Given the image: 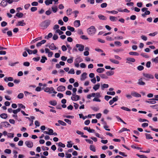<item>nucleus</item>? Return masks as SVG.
Listing matches in <instances>:
<instances>
[{
  "label": "nucleus",
  "instance_id": "f257e3e1",
  "mask_svg": "<svg viewBox=\"0 0 158 158\" xmlns=\"http://www.w3.org/2000/svg\"><path fill=\"white\" fill-rule=\"evenodd\" d=\"M96 29L94 26H91L87 29V32L90 35H93L95 33Z\"/></svg>",
  "mask_w": 158,
  "mask_h": 158
},
{
  "label": "nucleus",
  "instance_id": "f03ea898",
  "mask_svg": "<svg viewBox=\"0 0 158 158\" xmlns=\"http://www.w3.org/2000/svg\"><path fill=\"white\" fill-rule=\"evenodd\" d=\"M50 24V21L49 20H46L42 22L40 24V26L43 29H45Z\"/></svg>",
  "mask_w": 158,
  "mask_h": 158
},
{
  "label": "nucleus",
  "instance_id": "7ed1b4c3",
  "mask_svg": "<svg viewBox=\"0 0 158 158\" xmlns=\"http://www.w3.org/2000/svg\"><path fill=\"white\" fill-rule=\"evenodd\" d=\"M44 91L46 93H48L49 94L53 93L55 94L57 93V92L55 91L54 88L52 87H46L44 89Z\"/></svg>",
  "mask_w": 158,
  "mask_h": 158
},
{
  "label": "nucleus",
  "instance_id": "20e7f679",
  "mask_svg": "<svg viewBox=\"0 0 158 158\" xmlns=\"http://www.w3.org/2000/svg\"><path fill=\"white\" fill-rule=\"evenodd\" d=\"M143 75L145 77L148 79H153L154 78L153 75L151 74L143 73Z\"/></svg>",
  "mask_w": 158,
  "mask_h": 158
},
{
  "label": "nucleus",
  "instance_id": "39448f33",
  "mask_svg": "<svg viewBox=\"0 0 158 158\" xmlns=\"http://www.w3.org/2000/svg\"><path fill=\"white\" fill-rule=\"evenodd\" d=\"M10 125V124L8 122H2L0 124V129L2 128V127H7Z\"/></svg>",
  "mask_w": 158,
  "mask_h": 158
},
{
  "label": "nucleus",
  "instance_id": "423d86ee",
  "mask_svg": "<svg viewBox=\"0 0 158 158\" xmlns=\"http://www.w3.org/2000/svg\"><path fill=\"white\" fill-rule=\"evenodd\" d=\"M76 47L78 48V50L80 52L83 51L84 49V46L81 44H77Z\"/></svg>",
  "mask_w": 158,
  "mask_h": 158
},
{
  "label": "nucleus",
  "instance_id": "0eeeda50",
  "mask_svg": "<svg viewBox=\"0 0 158 158\" xmlns=\"http://www.w3.org/2000/svg\"><path fill=\"white\" fill-rule=\"evenodd\" d=\"M80 99V97L76 94L72 95V96L71 97V99L73 101H77L79 100Z\"/></svg>",
  "mask_w": 158,
  "mask_h": 158
},
{
  "label": "nucleus",
  "instance_id": "6e6552de",
  "mask_svg": "<svg viewBox=\"0 0 158 158\" xmlns=\"http://www.w3.org/2000/svg\"><path fill=\"white\" fill-rule=\"evenodd\" d=\"M26 145L28 148H31L33 146V143L32 142L27 141L25 143Z\"/></svg>",
  "mask_w": 158,
  "mask_h": 158
},
{
  "label": "nucleus",
  "instance_id": "1a4fd4ad",
  "mask_svg": "<svg viewBox=\"0 0 158 158\" xmlns=\"http://www.w3.org/2000/svg\"><path fill=\"white\" fill-rule=\"evenodd\" d=\"M149 101H146V102L152 104H154L156 103V102L155 101H158V99H156L155 98H153L152 99H149Z\"/></svg>",
  "mask_w": 158,
  "mask_h": 158
},
{
  "label": "nucleus",
  "instance_id": "9d476101",
  "mask_svg": "<svg viewBox=\"0 0 158 158\" xmlns=\"http://www.w3.org/2000/svg\"><path fill=\"white\" fill-rule=\"evenodd\" d=\"M143 78H141L139 79L138 82L137 83L139 85H145V83L143 81Z\"/></svg>",
  "mask_w": 158,
  "mask_h": 158
},
{
  "label": "nucleus",
  "instance_id": "9b49d317",
  "mask_svg": "<svg viewBox=\"0 0 158 158\" xmlns=\"http://www.w3.org/2000/svg\"><path fill=\"white\" fill-rule=\"evenodd\" d=\"M132 96L136 97L139 98L141 97V95L135 91H132L131 92Z\"/></svg>",
  "mask_w": 158,
  "mask_h": 158
},
{
  "label": "nucleus",
  "instance_id": "f8f14e48",
  "mask_svg": "<svg viewBox=\"0 0 158 158\" xmlns=\"http://www.w3.org/2000/svg\"><path fill=\"white\" fill-rule=\"evenodd\" d=\"M65 90V87L63 85H60L57 88V90L58 91H63Z\"/></svg>",
  "mask_w": 158,
  "mask_h": 158
},
{
  "label": "nucleus",
  "instance_id": "ddd939ff",
  "mask_svg": "<svg viewBox=\"0 0 158 158\" xmlns=\"http://www.w3.org/2000/svg\"><path fill=\"white\" fill-rule=\"evenodd\" d=\"M73 23L74 26L76 27H78L81 25L80 22L79 20H76Z\"/></svg>",
  "mask_w": 158,
  "mask_h": 158
},
{
  "label": "nucleus",
  "instance_id": "4468645a",
  "mask_svg": "<svg viewBox=\"0 0 158 158\" xmlns=\"http://www.w3.org/2000/svg\"><path fill=\"white\" fill-rule=\"evenodd\" d=\"M26 24V23H24V20H23L19 21L18 23L17 24V26H24Z\"/></svg>",
  "mask_w": 158,
  "mask_h": 158
},
{
  "label": "nucleus",
  "instance_id": "2eb2a0df",
  "mask_svg": "<svg viewBox=\"0 0 158 158\" xmlns=\"http://www.w3.org/2000/svg\"><path fill=\"white\" fill-rule=\"evenodd\" d=\"M86 75V73H83L81 76V77L80 78L81 80V81H84L87 77Z\"/></svg>",
  "mask_w": 158,
  "mask_h": 158
},
{
  "label": "nucleus",
  "instance_id": "dca6fc26",
  "mask_svg": "<svg viewBox=\"0 0 158 158\" xmlns=\"http://www.w3.org/2000/svg\"><path fill=\"white\" fill-rule=\"evenodd\" d=\"M83 61V59L80 57H79L75 59L74 62L79 64L80 62Z\"/></svg>",
  "mask_w": 158,
  "mask_h": 158
},
{
  "label": "nucleus",
  "instance_id": "f3484780",
  "mask_svg": "<svg viewBox=\"0 0 158 158\" xmlns=\"http://www.w3.org/2000/svg\"><path fill=\"white\" fill-rule=\"evenodd\" d=\"M98 17L99 19L102 20H106L107 19L106 17L101 14L98 15Z\"/></svg>",
  "mask_w": 158,
  "mask_h": 158
},
{
  "label": "nucleus",
  "instance_id": "a211bd4d",
  "mask_svg": "<svg viewBox=\"0 0 158 158\" xmlns=\"http://www.w3.org/2000/svg\"><path fill=\"white\" fill-rule=\"evenodd\" d=\"M4 81L6 82H7L8 81H14L13 78L11 77H5L4 78Z\"/></svg>",
  "mask_w": 158,
  "mask_h": 158
},
{
  "label": "nucleus",
  "instance_id": "6ab92c4d",
  "mask_svg": "<svg viewBox=\"0 0 158 158\" xmlns=\"http://www.w3.org/2000/svg\"><path fill=\"white\" fill-rule=\"evenodd\" d=\"M0 4L1 6L4 7L7 5V2H6V0H2Z\"/></svg>",
  "mask_w": 158,
  "mask_h": 158
},
{
  "label": "nucleus",
  "instance_id": "aec40b11",
  "mask_svg": "<svg viewBox=\"0 0 158 158\" xmlns=\"http://www.w3.org/2000/svg\"><path fill=\"white\" fill-rule=\"evenodd\" d=\"M42 39V37H38V38L32 40L31 41V44H34V43H35L38 40H41Z\"/></svg>",
  "mask_w": 158,
  "mask_h": 158
},
{
  "label": "nucleus",
  "instance_id": "412c9836",
  "mask_svg": "<svg viewBox=\"0 0 158 158\" xmlns=\"http://www.w3.org/2000/svg\"><path fill=\"white\" fill-rule=\"evenodd\" d=\"M105 69L103 68H98L96 70V71L99 73H102L104 72Z\"/></svg>",
  "mask_w": 158,
  "mask_h": 158
},
{
  "label": "nucleus",
  "instance_id": "4be33fe9",
  "mask_svg": "<svg viewBox=\"0 0 158 158\" xmlns=\"http://www.w3.org/2000/svg\"><path fill=\"white\" fill-rule=\"evenodd\" d=\"M100 86V84L98 83L94 86L93 89L95 91H96L99 88Z\"/></svg>",
  "mask_w": 158,
  "mask_h": 158
},
{
  "label": "nucleus",
  "instance_id": "5701e85b",
  "mask_svg": "<svg viewBox=\"0 0 158 158\" xmlns=\"http://www.w3.org/2000/svg\"><path fill=\"white\" fill-rule=\"evenodd\" d=\"M110 62L116 64H118L119 63V62L118 60H115L114 59H110Z\"/></svg>",
  "mask_w": 158,
  "mask_h": 158
},
{
  "label": "nucleus",
  "instance_id": "b1692460",
  "mask_svg": "<svg viewBox=\"0 0 158 158\" xmlns=\"http://www.w3.org/2000/svg\"><path fill=\"white\" fill-rule=\"evenodd\" d=\"M109 85L107 84H104L101 85V89L103 90L105 88H107L108 87Z\"/></svg>",
  "mask_w": 158,
  "mask_h": 158
},
{
  "label": "nucleus",
  "instance_id": "393cba45",
  "mask_svg": "<svg viewBox=\"0 0 158 158\" xmlns=\"http://www.w3.org/2000/svg\"><path fill=\"white\" fill-rule=\"evenodd\" d=\"M49 48L52 50H54L56 49V47L53 43L52 44L49 46Z\"/></svg>",
  "mask_w": 158,
  "mask_h": 158
},
{
  "label": "nucleus",
  "instance_id": "a878e982",
  "mask_svg": "<svg viewBox=\"0 0 158 158\" xmlns=\"http://www.w3.org/2000/svg\"><path fill=\"white\" fill-rule=\"evenodd\" d=\"M114 73V72L113 71H107L106 73V74L107 76H110L113 75Z\"/></svg>",
  "mask_w": 158,
  "mask_h": 158
},
{
  "label": "nucleus",
  "instance_id": "bb28decb",
  "mask_svg": "<svg viewBox=\"0 0 158 158\" xmlns=\"http://www.w3.org/2000/svg\"><path fill=\"white\" fill-rule=\"evenodd\" d=\"M126 60L132 62H134L135 61V59L132 58L127 57L126 58Z\"/></svg>",
  "mask_w": 158,
  "mask_h": 158
},
{
  "label": "nucleus",
  "instance_id": "cd10ccee",
  "mask_svg": "<svg viewBox=\"0 0 158 158\" xmlns=\"http://www.w3.org/2000/svg\"><path fill=\"white\" fill-rule=\"evenodd\" d=\"M99 76L101 78L103 79H107L108 78V77L106 74H102L99 75Z\"/></svg>",
  "mask_w": 158,
  "mask_h": 158
},
{
  "label": "nucleus",
  "instance_id": "c85d7f7f",
  "mask_svg": "<svg viewBox=\"0 0 158 158\" xmlns=\"http://www.w3.org/2000/svg\"><path fill=\"white\" fill-rule=\"evenodd\" d=\"M47 60V58L46 56H42V59L40 60V62L42 63H44L45 61Z\"/></svg>",
  "mask_w": 158,
  "mask_h": 158
},
{
  "label": "nucleus",
  "instance_id": "c756f323",
  "mask_svg": "<svg viewBox=\"0 0 158 158\" xmlns=\"http://www.w3.org/2000/svg\"><path fill=\"white\" fill-rule=\"evenodd\" d=\"M45 3L46 5H49V4H52V2L51 0H46L45 1Z\"/></svg>",
  "mask_w": 158,
  "mask_h": 158
},
{
  "label": "nucleus",
  "instance_id": "7c9ffc66",
  "mask_svg": "<svg viewBox=\"0 0 158 158\" xmlns=\"http://www.w3.org/2000/svg\"><path fill=\"white\" fill-rule=\"evenodd\" d=\"M129 54L130 55H134L136 56L139 55V54L136 52H129Z\"/></svg>",
  "mask_w": 158,
  "mask_h": 158
},
{
  "label": "nucleus",
  "instance_id": "2f4dec72",
  "mask_svg": "<svg viewBox=\"0 0 158 158\" xmlns=\"http://www.w3.org/2000/svg\"><path fill=\"white\" fill-rule=\"evenodd\" d=\"M52 9L53 12L55 13L57 12L58 8L56 6H54L52 7Z\"/></svg>",
  "mask_w": 158,
  "mask_h": 158
},
{
  "label": "nucleus",
  "instance_id": "473e14b6",
  "mask_svg": "<svg viewBox=\"0 0 158 158\" xmlns=\"http://www.w3.org/2000/svg\"><path fill=\"white\" fill-rule=\"evenodd\" d=\"M49 103L50 104L53 106H55L57 105V102L55 100L53 101H50Z\"/></svg>",
  "mask_w": 158,
  "mask_h": 158
},
{
  "label": "nucleus",
  "instance_id": "72a5a7b5",
  "mask_svg": "<svg viewBox=\"0 0 158 158\" xmlns=\"http://www.w3.org/2000/svg\"><path fill=\"white\" fill-rule=\"evenodd\" d=\"M0 117L3 119H6L7 117V114L3 113L1 114Z\"/></svg>",
  "mask_w": 158,
  "mask_h": 158
},
{
  "label": "nucleus",
  "instance_id": "f704fd0d",
  "mask_svg": "<svg viewBox=\"0 0 158 158\" xmlns=\"http://www.w3.org/2000/svg\"><path fill=\"white\" fill-rule=\"evenodd\" d=\"M68 30L72 32H73L74 31L75 29L73 27H71L70 26H68L67 27Z\"/></svg>",
  "mask_w": 158,
  "mask_h": 158
},
{
  "label": "nucleus",
  "instance_id": "c9c22d12",
  "mask_svg": "<svg viewBox=\"0 0 158 158\" xmlns=\"http://www.w3.org/2000/svg\"><path fill=\"white\" fill-rule=\"evenodd\" d=\"M110 19L111 21H114L117 20V17L114 16H110Z\"/></svg>",
  "mask_w": 158,
  "mask_h": 158
},
{
  "label": "nucleus",
  "instance_id": "e433bc0d",
  "mask_svg": "<svg viewBox=\"0 0 158 158\" xmlns=\"http://www.w3.org/2000/svg\"><path fill=\"white\" fill-rule=\"evenodd\" d=\"M89 148H90V149L91 151H92L94 152H95L96 151L95 147L93 145H90V147H89Z\"/></svg>",
  "mask_w": 158,
  "mask_h": 158
},
{
  "label": "nucleus",
  "instance_id": "4c0bfd02",
  "mask_svg": "<svg viewBox=\"0 0 158 158\" xmlns=\"http://www.w3.org/2000/svg\"><path fill=\"white\" fill-rule=\"evenodd\" d=\"M58 122L62 126H65L66 125V123L62 120H59Z\"/></svg>",
  "mask_w": 158,
  "mask_h": 158
},
{
  "label": "nucleus",
  "instance_id": "58836bf2",
  "mask_svg": "<svg viewBox=\"0 0 158 158\" xmlns=\"http://www.w3.org/2000/svg\"><path fill=\"white\" fill-rule=\"evenodd\" d=\"M24 94L22 93H20L17 96V98H18L21 99L23 98Z\"/></svg>",
  "mask_w": 158,
  "mask_h": 158
},
{
  "label": "nucleus",
  "instance_id": "ea45409f",
  "mask_svg": "<svg viewBox=\"0 0 158 158\" xmlns=\"http://www.w3.org/2000/svg\"><path fill=\"white\" fill-rule=\"evenodd\" d=\"M145 135L146 136V139H153V137L151 136V135L150 134L146 133L145 134Z\"/></svg>",
  "mask_w": 158,
  "mask_h": 158
},
{
  "label": "nucleus",
  "instance_id": "a19ab883",
  "mask_svg": "<svg viewBox=\"0 0 158 158\" xmlns=\"http://www.w3.org/2000/svg\"><path fill=\"white\" fill-rule=\"evenodd\" d=\"M19 63V62H15V63H12V62H10L9 63L8 65H9L10 66L13 67V66H15L16 64H18Z\"/></svg>",
  "mask_w": 158,
  "mask_h": 158
},
{
  "label": "nucleus",
  "instance_id": "79ce46f5",
  "mask_svg": "<svg viewBox=\"0 0 158 158\" xmlns=\"http://www.w3.org/2000/svg\"><path fill=\"white\" fill-rule=\"evenodd\" d=\"M125 131H130V130L129 129H127V128L123 127L119 131L120 132H122Z\"/></svg>",
  "mask_w": 158,
  "mask_h": 158
},
{
  "label": "nucleus",
  "instance_id": "37998d69",
  "mask_svg": "<svg viewBox=\"0 0 158 158\" xmlns=\"http://www.w3.org/2000/svg\"><path fill=\"white\" fill-rule=\"evenodd\" d=\"M114 44L117 46H121L122 45L121 43L118 41H116L114 42Z\"/></svg>",
  "mask_w": 158,
  "mask_h": 158
},
{
  "label": "nucleus",
  "instance_id": "c03bdc74",
  "mask_svg": "<svg viewBox=\"0 0 158 158\" xmlns=\"http://www.w3.org/2000/svg\"><path fill=\"white\" fill-rule=\"evenodd\" d=\"M23 16V14L22 13H17L16 15V16L18 17V18H22Z\"/></svg>",
  "mask_w": 158,
  "mask_h": 158
},
{
  "label": "nucleus",
  "instance_id": "a18cd8bd",
  "mask_svg": "<svg viewBox=\"0 0 158 158\" xmlns=\"http://www.w3.org/2000/svg\"><path fill=\"white\" fill-rule=\"evenodd\" d=\"M55 33H58L59 35H61L63 34L64 32L62 31H60L59 29H58L56 30V31H55Z\"/></svg>",
  "mask_w": 158,
  "mask_h": 158
},
{
  "label": "nucleus",
  "instance_id": "49530a36",
  "mask_svg": "<svg viewBox=\"0 0 158 158\" xmlns=\"http://www.w3.org/2000/svg\"><path fill=\"white\" fill-rule=\"evenodd\" d=\"M48 135H52V134L53 132V130L51 129H50L49 128H48Z\"/></svg>",
  "mask_w": 158,
  "mask_h": 158
},
{
  "label": "nucleus",
  "instance_id": "de8ad7c7",
  "mask_svg": "<svg viewBox=\"0 0 158 158\" xmlns=\"http://www.w3.org/2000/svg\"><path fill=\"white\" fill-rule=\"evenodd\" d=\"M81 39L84 40H87L89 39L88 37L85 35H82L80 36Z\"/></svg>",
  "mask_w": 158,
  "mask_h": 158
},
{
  "label": "nucleus",
  "instance_id": "09e8293b",
  "mask_svg": "<svg viewBox=\"0 0 158 158\" xmlns=\"http://www.w3.org/2000/svg\"><path fill=\"white\" fill-rule=\"evenodd\" d=\"M123 51V49L122 48H120L114 50V51L117 53H118L120 52Z\"/></svg>",
  "mask_w": 158,
  "mask_h": 158
},
{
  "label": "nucleus",
  "instance_id": "8fccbe9b",
  "mask_svg": "<svg viewBox=\"0 0 158 158\" xmlns=\"http://www.w3.org/2000/svg\"><path fill=\"white\" fill-rule=\"evenodd\" d=\"M121 108L123 110L127 111H131V110L129 109L127 107H125L124 106H122L121 107Z\"/></svg>",
  "mask_w": 158,
  "mask_h": 158
},
{
  "label": "nucleus",
  "instance_id": "3c124183",
  "mask_svg": "<svg viewBox=\"0 0 158 158\" xmlns=\"http://www.w3.org/2000/svg\"><path fill=\"white\" fill-rule=\"evenodd\" d=\"M68 73L71 74H74L75 73V71L72 68L68 72Z\"/></svg>",
  "mask_w": 158,
  "mask_h": 158
},
{
  "label": "nucleus",
  "instance_id": "603ef678",
  "mask_svg": "<svg viewBox=\"0 0 158 158\" xmlns=\"http://www.w3.org/2000/svg\"><path fill=\"white\" fill-rule=\"evenodd\" d=\"M25 50L30 55L32 54V51L28 49L27 48H25Z\"/></svg>",
  "mask_w": 158,
  "mask_h": 158
},
{
  "label": "nucleus",
  "instance_id": "864d4df0",
  "mask_svg": "<svg viewBox=\"0 0 158 158\" xmlns=\"http://www.w3.org/2000/svg\"><path fill=\"white\" fill-rule=\"evenodd\" d=\"M152 108L157 110L158 111V105L156 104L154 105L151 106H150Z\"/></svg>",
  "mask_w": 158,
  "mask_h": 158
},
{
  "label": "nucleus",
  "instance_id": "5fc2aeb1",
  "mask_svg": "<svg viewBox=\"0 0 158 158\" xmlns=\"http://www.w3.org/2000/svg\"><path fill=\"white\" fill-rule=\"evenodd\" d=\"M152 61L155 62L156 63H158V56L156 57L155 58H153L152 59Z\"/></svg>",
  "mask_w": 158,
  "mask_h": 158
},
{
  "label": "nucleus",
  "instance_id": "6e6d98bb",
  "mask_svg": "<svg viewBox=\"0 0 158 158\" xmlns=\"http://www.w3.org/2000/svg\"><path fill=\"white\" fill-rule=\"evenodd\" d=\"M91 108L95 111H97L99 110V108L97 107L93 106L91 107Z\"/></svg>",
  "mask_w": 158,
  "mask_h": 158
},
{
  "label": "nucleus",
  "instance_id": "4d7b16f0",
  "mask_svg": "<svg viewBox=\"0 0 158 158\" xmlns=\"http://www.w3.org/2000/svg\"><path fill=\"white\" fill-rule=\"evenodd\" d=\"M107 94L111 95H114L115 94V92L114 91L112 92L108 91L107 92Z\"/></svg>",
  "mask_w": 158,
  "mask_h": 158
},
{
  "label": "nucleus",
  "instance_id": "13d9d810",
  "mask_svg": "<svg viewBox=\"0 0 158 158\" xmlns=\"http://www.w3.org/2000/svg\"><path fill=\"white\" fill-rule=\"evenodd\" d=\"M136 156L140 158H147L146 156L143 155H139L137 154Z\"/></svg>",
  "mask_w": 158,
  "mask_h": 158
},
{
  "label": "nucleus",
  "instance_id": "bf43d9fd",
  "mask_svg": "<svg viewBox=\"0 0 158 158\" xmlns=\"http://www.w3.org/2000/svg\"><path fill=\"white\" fill-rule=\"evenodd\" d=\"M140 55L145 58H148L149 57V56L145 53H142L140 54Z\"/></svg>",
  "mask_w": 158,
  "mask_h": 158
},
{
  "label": "nucleus",
  "instance_id": "052dcab7",
  "mask_svg": "<svg viewBox=\"0 0 158 158\" xmlns=\"http://www.w3.org/2000/svg\"><path fill=\"white\" fill-rule=\"evenodd\" d=\"M107 6V4L106 3H103L101 5V7L102 8L106 7Z\"/></svg>",
  "mask_w": 158,
  "mask_h": 158
},
{
  "label": "nucleus",
  "instance_id": "680f3d73",
  "mask_svg": "<svg viewBox=\"0 0 158 158\" xmlns=\"http://www.w3.org/2000/svg\"><path fill=\"white\" fill-rule=\"evenodd\" d=\"M77 33L79 35H83V32L82 30L81 29H79L77 30Z\"/></svg>",
  "mask_w": 158,
  "mask_h": 158
},
{
  "label": "nucleus",
  "instance_id": "e2e57ef3",
  "mask_svg": "<svg viewBox=\"0 0 158 158\" xmlns=\"http://www.w3.org/2000/svg\"><path fill=\"white\" fill-rule=\"evenodd\" d=\"M52 36V33H50L48 34V36L47 37H45V38H46L47 39H48L49 38H51Z\"/></svg>",
  "mask_w": 158,
  "mask_h": 158
},
{
  "label": "nucleus",
  "instance_id": "0e129e2a",
  "mask_svg": "<svg viewBox=\"0 0 158 158\" xmlns=\"http://www.w3.org/2000/svg\"><path fill=\"white\" fill-rule=\"evenodd\" d=\"M71 142V141H70V142L68 141L67 142L68 144L67 145V147H68L69 148H71L72 147L73 145L72 144L70 143Z\"/></svg>",
  "mask_w": 158,
  "mask_h": 158
},
{
  "label": "nucleus",
  "instance_id": "69168bd1",
  "mask_svg": "<svg viewBox=\"0 0 158 158\" xmlns=\"http://www.w3.org/2000/svg\"><path fill=\"white\" fill-rule=\"evenodd\" d=\"M4 152L8 154H10L11 153V151L9 149H6L4 151Z\"/></svg>",
  "mask_w": 158,
  "mask_h": 158
},
{
  "label": "nucleus",
  "instance_id": "338daca9",
  "mask_svg": "<svg viewBox=\"0 0 158 158\" xmlns=\"http://www.w3.org/2000/svg\"><path fill=\"white\" fill-rule=\"evenodd\" d=\"M58 146L64 148L65 147V145L64 144L62 143L61 142H59L58 143Z\"/></svg>",
  "mask_w": 158,
  "mask_h": 158
},
{
  "label": "nucleus",
  "instance_id": "774afa93",
  "mask_svg": "<svg viewBox=\"0 0 158 158\" xmlns=\"http://www.w3.org/2000/svg\"><path fill=\"white\" fill-rule=\"evenodd\" d=\"M137 68L139 70L141 71L143 70L144 67L142 65H139L138 66Z\"/></svg>",
  "mask_w": 158,
  "mask_h": 158
}]
</instances>
